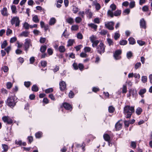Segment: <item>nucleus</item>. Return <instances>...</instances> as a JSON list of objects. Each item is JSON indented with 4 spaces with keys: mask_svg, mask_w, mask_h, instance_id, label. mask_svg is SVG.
<instances>
[{
    "mask_svg": "<svg viewBox=\"0 0 152 152\" xmlns=\"http://www.w3.org/2000/svg\"><path fill=\"white\" fill-rule=\"evenodd\" d=\"M134 112V107L129 105L126 106L124 108V113L125 117L129 118L133 113Z\"/></svg>",
    "mask_w": 152,
    "mask_h": 152,
    "instance_id": "f257e3e1",
    "label": "nucleus"
},
{
    "mask_svg": "<svg viewBox=\"0 0 152 152\" xmlns=\"http://www.w3.org/2000/svg\"><path fill=\"white\" fill-rule=\"evenodd\" d=\"M15 99L12 96H9L6 101L7 104L11 108L14 107L15 105L16 102L15 101Z\"/></svg>",
    "mask_w": 152,
    "mask_h": 152,
    "instance_id": "f03ea898",
    "label": "nucleus"
},
{
    "mask_svg": "<svg viewBox=\"0 0 152 152\" xmlns=\"http://www.w3.org/2000/svg\"><path fill=\"white\" fill-rule=\"evenodd\" d=\"M105 46L102 42H101L97 47L96 50L98 53L101 55L102 53L105 52Z\"/></svg>",
    "mask_w": 152,
    "mask_h": 152,
    "instance_id": "7ed1b4c3",
    "label": "nucleus"
},
{
    "mask_svg": "<svg viewBox=\"0 0 152 152\" xmlns=\"http://www.w3.org/2000/svg\"><path fill=\"white\" fill-rule=\"evenodd\" d=\"M11 23L13 25L15 24L16 27H19L20 25V21L19 18L17 17H13L10 20Z\"/></svg>",
    "mask_w": 152,
    "mask_h": 152,
    "instance_id": "20e7f679",
    "label": "nucleus"
},
{
    "mask_svg": "<svg viewBox=\"0 0 152 152\" xmlns=\"http://www.w3.org/2000/svg\"><path fill=\"white\" fill-rule=\"evenodd\" d=\"M110 8L111 9V10H108L107 12V15L111 18H113L114 16L113 11H115L116 9V6L114 4H112L110 6Z\"/></svg>",
    "mask_w": 152,
    "mask_h": 152,
    "instance_id": "39448f33",
    "label": "nucleus"
},
{
    "mask_svg": "<svg viewBox=\"0 0 152 152\" xmlns=\"http://www.w3.org/2000/svg\"><path fill=\"white\" fill-rule=\"evenodd\" d=\"M105 26L106 28L110 30H112L114 29L113 27L114 23L113 21H110L105 23Z\"/></svg>",
    "mask_w": 152,
    "mask_h": 152,
    "instance_id": "423d86ee",
    "label": "nucleus"
},
{
    "mask_svg": "<svg viewBox=\"0 0 152 152\" xmlns=\"http://www.w3.org/2000/svg\"><path fill=\"white\" fill-rule=\"evenodd\" d=\"M25 42L24 44V47L25 50L27 52L28 49L29 48L30 45L31 41L30 39H26L25 40Z\"/></svg>",
    "mask_w": 152,
    "mask_h": 152,
    "instance_id": "0eeeda50",
    "label": "nucleus"
},
{
    "mask_svg": "<svg viewBox=\"0 0 152 152\" xmlns=\"http://www.w3.org/2000/svg\"><path fill=\"white\" fill-rule=\"evenodd\" d=\"M2 119L4 122H7L9 124H12L13 123L12 120L8 116H3Z\"/></svg>",
    "mask_w": 152,
    "mask_h": 152,
    "instance_id": "6e6552de",
    "label": "nucleus"
},
{
    "mask_svg": "<svg viewBox=\"0 0 152 152\" xmlns=\"http://www.w3.org/2000/svg\"><path fill=\"white\" fill-rule=\"evenodd\" d=\"M121 53V50H116L114 54V56L115 59L116 60L120 59L121 57L119 56V55Z\"/></svg>",
    "mask_w": 152,
    "mask_h": 152,
    "instance_id": "1a4fd4ad",
    "label": "nucleus"
},
{
    "mask_svg": "<svg viewBox=\"0 0 152 152\" xmlns=\"http://www.w3.org/2000/svg\"><path fill=\"white\" fill-rule=\"evenodd\" d=\"M122 121L120 120L118 121L115 124V127L116 130H120L122 126Z\"/></svg>",
    "mask_w": 152,
    "mask_h": 152,
    "instance_id": "9d476101",
    "label": "nucleus"
},
{
    "mask_svg": "<svg viewBox=\"0 0 152 152\" xmlns=\"http://www.w3.org/2000/svg\"><path fill=\"white\" fill-rule=\"evenodd\" d=\"M60 89L61 91H64L66 88L65 82L63 81H61L59 83Z\"/></svg>",
    "mask_w": 152,
    "mask_h": 152,
    "instance_id": "9b49d317",
    "label": "nucleus"
},
{
    "mask_svg": "<svg viewBox=\"0 0 152 152\" xmlns=\"http://www.w3.org/2000/svg\"><path fill=\"white\" fill-rule=\"evenodd\" d=\"M1 15L4 16H7L9 15L7 11V9L6 7H4L1 10Z\"/></svg>",
    "mask_w": 152,
    "mask_h": 152,
    "instance_id": "f8f14e48",
    "label": "nucleus"
},
{
    "mask_svg": "<svg viewBox=\"0 0 152 152\" xmlns=\"http://www.w3.org/2000/svg\"><path fill=\"white\" fill-rule=\"evenodd\" d=\"M140 25L141 28L145 29L146 22L143 18L141 19L140 21Z\"/></svg>",
    "mask_w": 152,
    "mask_h": 152,
    "instance_id": "ddd939ff",
    "label": "nucleus"
},
{
    "mask_svg": "<svg viewBox=\"0 0 152 152\" xmlns=\"http://www.w3.org/2000/svg\"><path fill=\"white\" fill-rule=\"evenodd\" d=\"M66 21L71 25L72 24L74 23L73 19L70 17H68L66 18Z\"/></svg>",
    "mask_w": 152,
    "mask_h": 152,
    "instance_id": "4468645a",
    "label": "nucleus"
},
{
    "mask_svg": "<svg viewBox=\"0 0 152 152\" xmlns=\"http://www.w3.org/2000/svg\"><path fill=\"white\" fill-rule=\"evenodd\" d=\"M129 93H130L131 94H132L133 97H135L137 95V91L133 89H131L129 90Z\"/></svg>",
    "mask_w": 152,
    "mask_h": 152,
    "instance_id": "2eb2a0df",
    "label": "nucleus"
},
{
    "mask_svg": "<svg viewBox=\"0 0 152 152\" xmlns=\"http://www.w3.org/2000/svg\"><path fill=\"white\" fill-rule=\"evenodd\" d=\"M29 34V32L27 31H25L22 32L19 36L20 37H27Z\"/></svg>",
    "mask_w": 152,
    "mask_h": 152,
    "instance_id": "dca6fc26",
    "label": "nucleus"
},
{
    "mask_svg": "<svg viewBox=\"0 0 152 152\" xmlns=\"http://www.w3.org/2000/svg\"><path fill=\"white\" fill-rule=\"evenodd\" d=\"M88 25L89 27H90L91 28L94 29L95 31H96L97 29V25L93 23H89L88 24Z\"/></svg>",
    "mask_w": 152,
    "mask_h": 152,
    "instance_id": "f3484780",
    "label": "nucleus"
},
{
    "mask_svg": "<svg viewBox=\"0 0 152 152\" xmlns=\"http://www.w3.org/2000/svg\"><path fill=\"white\" fill-rule=\"evenodd\" d=\"M64 107L66 110H70L72 109L71 106L68 103H65L63 104Z\"/></svg>",
    "mask_w": 152,
    "mask_h": 152,
    "instance_id": "a211bd4d",
    "label": "nucleus"
},
{
    "mask_svg": "<svg viewBox=\"0 0 152 152\" xmlns=\"http://www.w3.org/2000/svg\"><path fill=\"white\" fill-rule=\"evenodd\" d=\"M146 92V89H140L139 92V94L142 97H143L144 96L143 94H145Z\"/></svg>",
    "mask_w": 152,
    "mask_h": 152,
    "instance_id": "6ab92c4d",
    "label": "nucleus"
},
{
    "mask_svg": "<svg viewBox=\"0 0 152 152\" xmlns=\"http://www.w3.org/2000/svg\"><path fill=\"white\" fill-rule=\"evenodd\" d=\"M11 9L13 13L15 14L17 13V11L16 10V7L15 5H12L11 7Z\"/></svg>",
    "mask_w": 152,
    "mask_h": 152,
    "instance_id": "aec40b11",
    "label": "nucleus"
},
{
    "mask_svg": "<svg viewBox=\"0 0 152 152\" xmlns=\"http://www.w3.org/2000/svg\"><path fill=\"white\" fill-rule=\"evenodd\" d=\"M103 138L104 140L106 141L109 142L110 140V137L109 135L107 134H104L103 135Z\"/></svg>",
    "mask_w": 152,
    "mask_h": 152,
    "instance_id": "412c9836",
    "label": "nucleus"
},
{
    "mask_svg": "<svg viewBox=\"0 0 152 152\" xmlns=\"http://www.w3.org/2000/svg\"><path fill=\"white\" fill-rule=\"evenodd\" d=\"M32 20L35 23H38L39 21V19L38 16L37 15H35L32 18Z\"/></svg>",
    "mask_w": 152,
    "mask_h": 152,
    "instance_id": "4be33fe9",
    "label": "nucleus"
},
{
    "mask_svg": "<svg viewBox=\"0 0 152 152\" xmlns=\"http://www.w3.org/2000/svg\"><path fill=\"white\" fill-rule=\"evenodd\" d=\"M129 43L131 45L134 44L135 43V41L134 38L132 37H130L128 39Z\"/></svg>",
    "mask_w": 152,
    "mask_h": 152,
    "instance_id": "5701e85b",
    "label": "nucleus"
},
{
    "mask_svg": "<svg viewBox=\"0 0 152 152\" xmlns=\"http://www.w3.org/2000/svg\"><path fill=\"white\" fill-rule=\"evenodd\" d=\"M56 20L53 18H52L50 19L49 22V24L50 25H54L56 23Z\"/></svg>",
    "mask_w": 152,
    "mask_h": 152,
    "instance_id": "b1692460",
    "label": "nucleus"
},
{
    "mask_svg": "<svg viewBox=\"0 0 152 152\" xmlns=\"http://www.w3.org/2000/svg\"><path fill=\"white\" fill-rule=\"evenodd\" d=\"M93 4L95 6L97 10H99L100 9L101 6L99 3H97L96 1H94Z\"/></svg>",
    "mask_w": 152,
    "mask_h": 152,
    "instance_id": "393cba45",
    "label": "nucleus"
},
{
    "mask_svg": "<svg viewBox=\"0 0 152 152\" xmlns=\"http://www.w3.org/2000/svg\"><path fill=\"white\" fill-rule=\"evenodd\" d=\"M120 34L119 31H117L115 33L114 36V38L115 40H117L120 37Z\"/></svg>",
    "mask_w": 152,
    "mask_h": 152,
    "instance_id": "a878e982",
    "label": "nucleus"
},
{
    "mask_svg": "<svg viewBox=\"0 0 152 152\" xmlns=\"http://www.w3.org/2000/svg\"><path fill=\"white\" fill-rule=\"evenodd\" d=\"M46 49L47 47L46 45H42L40 48V51L42 53H44L46 50Z\"/></svg>",
    "mask_w": 152,
    "mask_h": 152,
    "instance_id": "bb28decb",
    "label": "nucleus"
},
{
    "mask_svg": "<svg viewBox=\"0 0 152 152\" xmlns=\"http://www.w3.org/2000/svg\"><path fill=\"white\" fill-rule=\"evenodd\" d=\"M31 90L33 91L37 92L38 91V88L36 85H34L32 86Z\"/></svg>",
    "mask_w": 152,
    "mask_h": 152,
    "instance_id": "cd10ccee",
    "label": "nucleus"
},
{
    "mask_svg": "<svg viewBox=\"0 0 152 152\" xmlns=\"http://www.w3.org/2000/svg\"><path fill=\"white\" fill-rule=\"evenodd\" d=\"M74 42V40L72 39H69L68 42V44L67 45V46L69 47V46H72Z\"/></svg>",
    "mask_w": 152,
    "mask_h": 152,
    "instance_id": "c85d7f7f",
    "label": "nucleus"
},
{
    "mask_svg": "<svg viewBox=\"0 0 152 152\" xmlns=\"http://www.w3.org/2000/svg\"><path fill=\"white\" fill-rule=\"evenodd\" d=\"M58 49L59 51L61 53L64 52L65 50V47L63 46H59Z\"/></svg>",
    "mask_w": 152,
    "mask_h": 152,
    "instance_id": "c756f323",
    "label": "nucleus"
},
{
    "mask_svg": "<svg viewBox=\"0 0 152 152\" xmlns=\"http://www.w3.org/2000/svg\"><path fill=\"white\" fill-rule=\"evenodd\" d=\"M30 25L27 23L26 22L23 24V27L26 29H28L30 28Z\"/></svg>",
    "mask_w": 152,
    "mask_h": 152,
    "instance_id": "7c9ffc66",
    "label": "nucleus"
},
{
    "mask_svg": "<svg viewBox=\"0 0 152 152\" xmlns=\"http://www.w3.org/2000/svg\"><path fill=\"white\" fill-rule=\"evenodd\" d=\"M71 29L72 31H76L78 29V26L77 25H74L71 26Z\"/></svg>",
    "mask_w": 152,
    "mask_h": 152,
    "instance_id": "2f4dec72",
    "label": "nucleus"
},
{
    "mask_svg": "<svg viewBox=\"0 0 152 152\" xmlns=\"http://www.w3.org/2000/svg\"><path fill=\"white\" fill-rule=\"evenodd\" d=\"M121 13V11L120 10H117L115 11L113 13L114 16H118L120 15Z\"/></svg>",
    "mask_w": 152,
    "mask_h": 152,
    "instance_id": "473e14b6",
    "label": "nucleus"
},
{
    "mask_svg": "<svg viewBox=\"0 0 152 152\" xmlns=\"http://www.w3.org/2000/svg\"><path fill=\"white\" fill-rule=\"evenodd\" d=\"M7 45V43L6 40L4 41L1 45V48H4Z\"/></svg>",
    "mask_w": 152,
    "mask_h": 152,
    "instance_id": "72a5a7b5",
    "label": "nucleus"
},
{
    "mask_svg": "<svg viewBox=\"0 0 152 152\" xmlns=\"http://www.w3.org/2000/svg\"><path fill=\"white\" fill-rule=\"evenodd\" d=\"M107 41L109 45L110 46L111 45H113L114 43L113 40L112 39L110 38H108L107 39Z\"/></svg>",
    "mask_w": 152,
    "mask_h": 152,
    "instance_id": "f704fd0d",
    "label": "nucleus"
},
{
    "mask_svg": "<svg viewBox=\"0 0 152 152\" xmlns=\"http://www.w3.org/2000/svg\"><path fill=\"white\" fill-rule=\"evenodd\" d=\"M132 56V53L131 51H129L127 53L126 56L128 59L130 58Z\"/></svg>",
    "mask_w": 152,
    "mask_h": 152,
    "instance_id": "c9c22d12",
    "label": "nucleus"
},
{
    "mask_svg": "<svg viewBox=\"0 0 152 152\" xmlns=\"http://www.w3.org/2000/svg\"><path fill=\"white\" fill-rule=\"evenodd\" d=\"M79 9L75 6H73L72 11L74 13H76L78 11Z\"/></svg>",
    "mask_w": 152,
    "mask_h": 152,
    "instance_id": "e433bc0d",
    "label": "nucleus"
},
{
    "mask_svg": "<svg viewBox=\"0 0 152 152\" xmlns=\"http://www.w3.org/2000/svg\"><path fill=\"white\" fill-rule=\"evenodd\" d=\"M96 37L94 35H92L89 38L90 40L92 43L93 42L96 40Z\"/></svg>",
    "mask_w": 152,
    "mask_h": 152,
    "instance_id": "4c0bfd02",
    "label": "nucleus"
},
{
    "mask_svg": "<svg viewBox=\"0 0 152 152\" xmlns=\"http://www.w3.org/2000/svg\"><path fill=\"white\" fill-rule=\"evenodd\" d=\"M135 2L134 1H132L129 4V7L131 8H132L135 7Z\"/></svg>",
    "mask_w": 152,
    "mask_h": 152,
    "instance_id": "58836bf2",
    "label": "nucleus"
},
{
    "mask_svg": "<svg viewBox=\"0 0 152 152\" xmlns=\"http://www.w3.org/2000/svg\"><path fill=\"white\" fill-rule=\"evenodd\" d=\"M127 41L125 40H122L120 42V44L121 45H125L127 44Z\"/></svg>",
    "mask_w": 152,
    "mask_h": 152,
    "instance_id": "ea45409f",
    "label": "nucleus"
},
{
    "mask_svg": "<svg viewBox=\"0 0 152 152\" xmlns=\"http://www.w3.org/2000/svg\"><path fill=\"white\" fill-rule=\"evenodd\" d=\"M86 13L89 16V18H91L92 15V14L89 10H86Z\"/></svg>",
    "mask_w": 152,
    "mask_h": 152,
    "instance_id": "a19ab883",
    "label": "nucleus"
},
{
    "mask_svg": "<svg viewBox=\"0 0 152 152\" xmlns=\"http://www.w3.org/2000/svg\"><path fill=\"white\" fill-rule=\"evenodd\" d=\"M142 111V109L140 107H138L136 110V113L138 115H140Z\"/></svg>",
    "mask_w": 152,
    "mask_h": 152,
    "instance_id": "79ce46f5",
    "label": "nucleus"
},
{
    "mask_svg": "<svg viewBox=\"0 0 152 152\" xmlns=\"http://www.w3.org/2000/svg\"><path fill=\"white\" fill-rule=\"evenodd\" d=\"M99 42L98 40H96L94 42H92V46L93 47H95L96 46Z\"/></svg>",
    "mask_w": 152,
    "mask_h": 152,
    "instance_id": "37998d69",
    "label": "nucleus"
},
{
    "mask_svg": "<svg viewBox=\"0 0 152 152\" xmlns=\"http://www.w3.org/2000/svg\"><path fill=\"white\" fill-rule=\"evenodd\" d=\"M115 110L114 108L112 106H110L109 107L108 110L110 113H113Z\"/></svg>",
    "mask_w": 152,
    "mask_h": 152,
    "instance_id": "c03bdc74",
    "label": "nucleus"
},
{
    "mask_svg": "<svg viewBox=\"0 0 152 152\" xmlns=\"http://www.w3.org/2000/svg\"><path fill=\"white\" fill-rule=\"evenodd\" d=\"M42 132H38L35 134V136L37 138H40L42 135Z\"/></svg>",
    "mask_w": 152,
    "mask_h": 152,
    "instance_id": "a18cd8bd",
    "label": "nucleus"
},
{
    "mask_svg": "<svg viewBox=\"0 0 152 152\" xmlns=\"http://www.w3.org/2000/svg\"><path fill=\"white\" fill-rule=\"evenodd\" d=\"M141 66V64L140 62H138L135 64L134 68L135 69H137Z\"/></svg>",
    "mask_w": 152,
    "mask_h": 152,
    "instance_id": "49530a36",
    "label": "nucleus"
},
{
    "mask_svg": "<svg viewBox=\"0 0 152 152\" xmlns=\"http://www.w3.org/2000/svg\"><path fill=\"white\" fill-rule=\"evenodd\" d=\"M82 19L80 17H77L75 19V21L76 23H79L82 21Z\"/></svg>",
    "mask_w": 152,
    "mask_h": 152,
    "instance_id": "de8ad7c7",
    "label": "nucleus"
},
{
    "mask_svg": "<svg viewBox=\"0 0 152 152\" xmlns=\"http://www.w3.org/2000/svg\"><path fill=\"white\" fill-rule=\"evenodd\" d=\"M53 89L52 88H50L46 89L45 90V92L46 93H48L53 92Z\"/></svg>",
    "mask_w": 152,
    "mask_h": 152,
    "instance_id": "09e8293b",
    "label": "nucleus"
},
{
    "mask_svg": "<svg viewBox=\"0 0 152 152\" xmlns=\"http://www.w3.org/2000/svg\"><path fill=\"white\" fill-rule=\"evenodd\" d=\"M137 42V43L140 46H142L144 45L145 43V42L142 40H138Z\"/></svg>",
    "mask_w": 152,
    "mask_h": 152,
    "instance_id": "8fccbe9b",
    "label": "nucleus"
},
{
    "mask_svg": "<svg viewBox=\"0 0 152 152\" xmlns=\"http://www.w3.org/2000/svg\"><path fill=\"white\" fill-rule=\"evenodd\" d=\"M147 77L146 76H143L142 77V80L143 83L146 82L147 81Z\"/></svg>",
    "mask_w": 152,
    "mask_h": 152,
    "instance_id": "3c124183",
    "label": "nucleus"
},
{
    "mask_svg": "<svg viewBox=\"0 0 152 152\" xmlns=\"http://www.w3.org/2000/svg\"><path fill=\"white\" fill-rule=\"evenodd\" d=\"M127 92V88L126 86L123 85L122 89V93H125Z\"/></svg>",
    "mask_w": 152,
    "mask_h": 152,
    "instance_id": "603ef678",
    "label": "nucleus"
},
{
    "mask_svg": "<svg viewBox=\"0 0 152 152\" xmlns=\"http://www.w3.org/2000/svg\"><path fill=\"white\" fill-rule=\"evenodd\" d=\"M3 148L5 151H7L8 149V146L7 145L5 144L2 145Z\"/></svg>",
    "mask_w": 152,
    "mask_h": 152,
    "instance_id": "864d4df0",
    "label": "nucleus"
},
{
    "mask_svg": "<svg viewBox=\"0 0 152 152\" xmlns=\"http://www.w3.org/2000/svg\"><path fill=\"white\" fill-rule=\"evenodd\" d=\"M12 84L11 82H8L7 83V88L8 89H10L12 86Z\"/></svg>",
    "mask_w": 152,
    "mask_h": 152,
    "instance_id": "5fc2aeb1",
    "label": "nucleus"
},
{
    "mask_svg": "<svg viewBox=\"0 0 152 152\" xmlns=\"http://www.w3.org/2000/svg\"><path fill=\"white\" fill-rule=\"evenodd\" d=\"M84 50L85 52H89L91 50V48L89 47H86L84 48Z\"/></svg>",
    "mask_w": 152,
    "mask_h": 152,
    "instance_id": "6e6d98bb",
    "label": "nucleus"
},
{
    "mask_svg": "<svg viewBox=\"0 0 152 152\" xmlns=\"http://www.w3.org/2000/svg\"><path fill=\"white\" fill-rule=\"evenodd\" d=\"M77 37L79 39H82L83 38V36L82 34L81 33H78L77 34Z\"/></svg>",
    "mask_w": 152,
    "mask_h": 152,
    "instance_id": "4d7b16f0",
    "label": "nucleus"
},
{
    "mask_svg": "<svg viewBox=\"0 0 152 152\" xmlns=\"http://www.w3.org/2000/svg\"><path fill=\"white\" fill-rule=\"evenodd\" d=\"M46 38L41 37L40 38L39 42L41 43H44L46 41Z\"/></svg>",
    "mask_w": 152,
    "mask_h": 152,
    "instance_id": "13d9d810",
    "label": "nucleus"
},
{
    "mask_svg": "<svg viewBox=\"0 0 152 152\" xmlns=\"http://www.w3.org/2000/svg\"><path fill=\"white\" fill-rule=\"evenodd\" d=\"M74 96V93L72 91H70L69 94V97L70 98H72Z\"/></svg>",
    "mask_w": 152,
    "mask_h": 152,
    "instance_id": "bf43d9fd",
    "label": "nucleus"
},
{
    "mask_svg": "<svg viewBox=\"0 0 152 152\" xmlns=\"http://www.w3.org/2000/svg\"><path fill=\"white\" fill-rule=\"evenodd\" d=\"M41 64L42 66L45 67L47 66V62L46 61H41Z\"/></svg>",
    "mask_w": 152,
    "mask_h": 152,
    "instance_id": "052dcab7",
    "label": "nucleus"
},
{
    "mask_svg": "<svg viewBox=\"0 0 152 152\" xmlns=\"http://www.w3.org/2000/svg\"><path fill=\"white\" fill-rule=\"evenodd\" d=\"M31 85V82L30 81L25 82H24V85L27 87H29Z\"/></svg>",
    "mask_w": 152,
    "mask_h": 152,
    "instance_id": "680f3d73",
    "label": "nucleus"
},
{
    "mask_svg": "<svg viewBox=\"0 0 152 152\" xmlns=\"http://www.w3.org/2000/svg\"><path fill=\"white\" fill-rule=\"evenodd\" d=\"M47 52L49 55H52L53 53V51L50 48H48V49Z\"/></svg>",
    "mask_w": 152,
    "mask_h": 152,
    "instance_id": "e2e57ef3",
    "label": "nucleus"
},
{
    "mask_svg": "<svg viewBox=\"0 0 152 152\" xmlns=\"http://www.w3.org/2000/svg\"><path fill=\"white\" fill-rule=\"evenodd\" d=\"M124 123L125 126H126L127 127H128L129 126V124H130V122L129 121L124 120Z\"/></svg>",
    "mask_w": 152,
    "mask_h": 152,
    "instance_id": "0e129e2a",
    "label": "nucleus"
},
{
    "mask_svg": "<svg viewBox=\"0 0 152 152\" xmlns=\"http://www.w3.org/2000/svg\"><path fill=\"white\" fill-rule=\"evenodd\" d=\"M17 40V38L16 37H12L10 39V42L12 43L15 42Z\"/></svg>",
    "mask_w": 152,
    "mask_h": 152,
    "instance_id": "69168bd1",
    "label": "nucleus"
},
{
    "mask_svg": "<svg viewBox=\"0 0 152 152\" xmlns=\"http://www.w3.org/2000/svg\"><path fill=\"white\" fill-rule=\"evenodd\" d=\"M12 30L9 28H8L7 29L6 32V34L7 35H8L9 34H11L12 33Z\"/></svg>",
    "mask_w": 152,
    "mask_h": 152,
    "instance_id": "338daca9",
    "label": "nucleus"
},
{
    "mask_svg": "<svg viewBox=\"0 0 152 152\" xmlns=\"http://www.w3.org/2000/svg\"><path fill=\"white\" fill-rule=\"evenodd\" d=\"M73 66L74 69L75 70H77L78 69V66L77 64L74 63L73 64Z\"/></svg>",
    "mask_w": 152,
    "mask_h": 152,
    "instance_id": "774afa93",
    "label": "nucleus"
}]
</instances>
